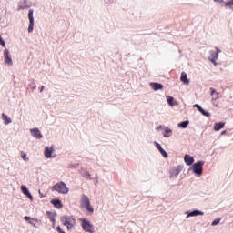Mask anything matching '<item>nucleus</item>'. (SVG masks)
<instances>
[{
	"mask_svg": "<svg viewBox=\"0 0 233 233\" xmlns=\"http://www.w3.org/2000/svg\"><path fill=\"white\" fill-rule=\"evenodd\" d=\"M60 221L64 227H66L67 230H72L74 225H76V218L68 215L61 217Z\"/></svg>",
	"mask_w": 233,
	"mask_h": 233,
	"instance_id": "1",
	"label": "nucleus"
},
{
	"mask_svg": "<svg viewBox=\"0 0 233 233\" xmlns=\"http://www.w3.org/2000/svg\"><path fill=\"white\" fill-rule=\"evenodd\" d=\"M80 207H81V208H86V210H87V212H89V214H94V207H92L90 205V198H88V197H86V195H83L81 197Z\"/></svg>",
	"mask_w": 233,
	"mask_h": 233,
	"instance_id": "2",
	"label": "nucleus"
},
{
	"mask_svg": "<svg viewBox=\"0 0 233 233\" xmlns=\"http://www.w3.org/2000/svg\"><path fill=\"white\" fill-rule=\"evenodd\" d=\"M51 190L53 192H58V194H68L69 189L66 187L65 182H58L55 186L52 187Z\"/></svg>",
	"mask_w": 233,
	"mask_h": 233,
	"instance_id": "3",
	"label": "nucleus"
},
{
	"mask_svg": "<svg viewBox=\"0 0 233 233\" xmlns=\"http://www.w3.org/2000/svg\"><path fill=\"white\" fill-rule=\"evenodd\" d=\"M209 54H210V56L208 57V60L211 63H213V65L215 66H218V62H216V61H218V57L219 54H221V49L218 47H216V51H210Z\"/></svg>",
	"mask_w": 233,
	"mask_h": 233,
	"instance_id": "4",
	"label": "nucleus"
},
{
	"mask_svg": "<svg viewBox=\"0 0 233 233\" xmlns=\"http://www.w3.org/2000/svg\"><path fill=\"white\" fill-rule=\"evenodd\" d=\"M80 221H82V228L83 230H85V232H88V233L95 232L94 226L90 223V221L85 218H81Z\"/></svg>",
	"mask_w": 233,
	"mask_h": 233,
	"instance_id": "5",
	"label": "nucleus"
},
{
	"mask_svg": "<svg viewBox=\"0 0 233 233\" xmlns=\"http://www.w3.org/2000/svg\"><path fill=\"white\" fill-rule=\"evenodd\" d=\"M203 165H205V162L203 161H198L195 163L192 166V170L194 174H196L197 176H201V174H203Z\"/></svg>",
	"mask_w": 233,
	"mask_h": 233,
	"instance_id": "6",
	"label": "nucleus"
},
{
	"mask_svg": "<svg viewBox=\"0 0 233 233\" xmlns=\"http://www.w3.org/2000/svg\"><path fill=\"white\" fill-rule=\"evenodd\" d=\"M4 61L5 65H8L9 66H12V65H14L12 57H10V51H8V49H5L4 51Z\"/></svg>",
	"mask_w": 233,
	"mask_h": 233,
	"instance_id": "7",
	"label": "nucleus"
},
{
	"mask_svg": "<svg viewBox=\"0 0 233 233\" xmlns=\"http://www.w3.org/2000/svg\"><path fill=\"white\" fill-rule=\"evenodd\" d=\"M183 170V167L181 166H177L173 167L169 173H170V177H177L179 176V173Z\"/></svg>",
	"mask_w": 233,
	"mask_h": 233,
	"instance_id": "8",
	"label": "nucleus"
},
{
	"mask_svg": "<svg viewBox=\"0 0 233 233\" xmlns=\"http://www.w3.org/2000/svg\"><path fill=\"white\" fill-rule=\"evenodd\" d=\"M215 3H224L226 8L233 10V0H214Z\"/></svg>",
	"mask_w": 233,
	"mask_h": 233,
	"instance_id": "9",
	"label": "nucleus"
},
{
	"mask_svg": "<svg viewBox=\"0 0 233 233\" xmlns=\"http://www.w3.org/2000/svg\"><path fill=\"white\" fill-rule=\"evenodd\" d=\"M193 106L195 108H198V110L200 111L202 116H206V117H210V113L205 111V109H203V107H201V106H199V104H195Z\"/></svg>",
	"mask_w": 233,
	"mask_h": 233,
	"instance_id": "10",
	"label": "nucleus"
},
{
	"mask_svg": "<svg viewBox=\"0 0 233 233\" xmlns=\"http://www.w3.org/2000/svg\"><path fill=\"white\" fill-rule=\"evenodd\" d=\"M31 135L36 139H41V137H43V135H41V131H39L37 128L31 129Z\"/></svg>",
	"mask_w": 233,
	"mask_h": 233,
	"instance_id": "11",
	"label": "nucleus"
},
{
	"mask_svg": "<svg viewBox=\"0 0 233 233\" xmlns=\"http://www.w3.org/2000/svg\"><path fill=\"white\" fill-rule=\"evenodd\" d=\"M155 145H156L157 150H159L160 154L163 156V157H168V153H167V151H165V149H163V147H161V144L155 142Z\"/></svg>",
	"mask_w": 233,
	"mask_h": 233,
	"instance_id": "12",
	"label": "nucleus"
},
{
	"mask_svg": "<svg viewBox=\"0 0 233 233\" xmlns=\"http://www.w3.org/2000/svg\"><path fill=\"white\" fill-rule=\"evenodd\" d=\"M21 190L25 196H26L29 199H31V201L32 199H34V198L32 197V194H30V191L28 190V187H26V186H22Z\"/></svg>",
	"mask_w": 233,
	"mask_h": 233,
	"instance_id": "13",
	"label": "nucleus"
},
{
	"mask_svg": "<svg viewBox=\"0 0 233 233\" xmlns=\"http://www.w3.org/2000/svg\"><path fill=\"white\" fill-rule=\"evenodd\" d=\"M52 154H54V148L53 147H46L45 148V157L47 158V159H50V157H52Z\"/></svg>",
	"mask_w": 233,
	"mask_h": 233,
	"instance_id": "14",
	"label": "nucleus"
},
{
	"mask_svg": "<svg viewBox=\"0 0 233 233\" xmlns=\"http://www.w3.org/2000/svg\"><path fill=\"white\" fill-rule=\"evenodd\" d=\"M24 219L27 221L30 225H33V227H36L35 223H37V218H32L28 216H25Z\"/></svg>",
	"mask_w": 233,
	"mask_h": 233,
	"instance_id": "15",
	"label": "nucleus"
},
{
	"mask_svg": "<svg viewBox=\"0 0 233 233\" xmlns=\"http://www.w3.org/2000/svg\"><path fill=\"white\" fill-rule=\"evenodd\" d=\"M184 161L186 163V165H192V163H194V157H192L190 155H186L184 157Z\"/></svg>",
	"mask_w": 233,
	"mask_h": 233,
	"instance_id": "16",
	"label": "nucleus"
},
{
	"mask_svg": "<svg viewBox=\"0 0 233 233\" xmlns=\"http://www.w3.org/2000/svg\"><path fill=\"white\" fill-rule=\"evenodd\" d=\"M2 119L5 125H10V123H12V118H10V116H8V115H5V113L2 114Z\"/></svg>",
	"mask_w": 233,
	"mask_h": 233,
	"instance_id": "17",
	"label": "nucleus"
},
{
	"mask_svg": "<svg viewBox=\"0 0 233 233\" xmlns=\"http://www.w3.org/2000/svg\"><path fill=\"white\" fill-rule=\"evenodd\" d=\"M51 203L56 208H63V204H61V200L59 199H53L51 200Z\"/></svg>",
	"mask_w": 233,
	"mask_h": 233,
	"instance_id": "18",
	"label": "nucleus"
},
{
	"mask_svg": "<svg viewBox=\"0 0 233 233\" xmlns=\"http://www.w3.org/2000/svg\"><path fill=\"white\" fill-rule=\"evenodd\" d=\"M180 81H182V83H184L185 85H188V83H190V80H188L187 77V73L185 72L181 73Z\"/></svg>",
	"mask_w": 233,
	"mask_h": 233,
	"instance_id": "19",
	"label": "nucleus"
},
{
	"mask_svg": "<svg viewBox=\"0 0 233 233\" xmlns=\"http://www.w3.org/2000/svg\"><path fill=\"white\" fill-rule=\"evenodd\" d=\"M223 127H225V122L216 123L214 125L215 132H219V130H221V128H223Z\"/></svg>",
	"mask_w": 233,
	"mask_h": 233,
	"instance_id": "20",
	"label": "nucleus"
},
{
	"mask_svg": "<svg viewBox=\"0 0 233 233\" xmlns=\"http://www.w3.org/2000/svg\"><path fill=\"white\" fill-rule=\"evenodd\" d=\"M151 87L153 90H163V85L159 83H151Z\"/></svg>",
	"mask_w": 233,
	"mask_h": 233,
	"instance_id": "21",
	"label": "nucleus"
},
{
	"mask_svg": "<svg viewBox=\"0 0 233 233\" xmlns=\"http://www.w3.org/2000/svg\"><path fill=\"white\" fill-rule=\"evenodd\" d=\"M166 98L170 106H174V105H177V102H176V101L174 102V97H172L170 96H167Z\"/></svg>",
	"mask_w": 233,
	"mask_h": 233,
	"instance_id": "22",
	"label": "nucleus"
},
{
	"mask_svg": "<svg viewBox=\"0 0 233 233\" xmlns=\"http://www.w3.org/2000/svg\"><path fill=\"white\" fill-rule=\"evenodd\" d=\"M210 90H211L212 99H214L215 101L217 99H219V94H218V91H216V89H214L212 87L210 88Z\"/></svg>",
	"mask_w": 233,
	"mask_h": 233,
	"instance_id": "23",
	"label": "nucleus"
},
{
	"mask_svg": "<svg viewBox=\"0 0 233 233\" xmlns=\"http://www.w3.org/2000/svg\"><path fill=\"white\" fill-rule=\"evenodd\" d=\"M203 212L202 211H199V210H194V211H191L188 216L190 217H194V216H203Z\"/></svg>",
	"mask_w": 233,
	"mask_h": 233,
	"instance_id": "24",
	"label": "nucleus"
},
{
	"mask_svg": "<svg viewBox=\"0 0 233 233\" xmlns=\"http://www.w3.org/2000/svg\"><path fill=\"white\" fill-rule=\"evenodd\" d=\"M189 123L190 122L188 120L183 121V122L178 124V127L179 128H187V127H188Z\"/></svg>",
	"mask_w": 233,
	"mask_h": 233,
	"instance_id": "25",
	"label": "nucleus"
},
{
	"mask_svg": "<svg viewBox=\"0 0 233 233\" xmlns=\"http://www.w3.org/2000/svg\"><path fill=\"white\" fill-rule=\"evenodd\" d=\"M29 23H34V10L30 9L28 14Z\"/></svg>",
	"mask_w": 233,
	"mask_h": 233,
	"instance_id": "26",
	"label": "nucleus"
},
{
	"mask_svg": "<svg viewBox=\"0 0 233 233\" xmlns=\"http://www.w3.org/2000/svg\"><path fill=\"white\" fill-rule=\"evenodd\" d=\"M170 134H172V130L171 129H166L164 131L163 136H164V137H170Z\"/></svg>",
	"mask_w": 233,
	"mask_h": 233,
	"instance_id": "27",
	"label": "nucleus"
},
{
	"mask_svg": "<svg viewBox=\"0 0 233 233\" xmlns=\"http://www.w3.org/2000/svg\"><path fill=\"white\" fill-rule=\"evenodd\" d=\"M28 32H34V22H29Z\"/></svg>",
	"mask_w": 233,
	"mask_h": 233,
	"instance_id": "28",
	"label": "nucleus"
},
{
	"mask_svg": "<svg viewBox=\"0 0 233 233\" xmlns=\"http://www.w3.org/2000/svg\"><path fill=\"white\" fill-rule=\"evenodd\" d=\"M21 157L24 161H28V157H26V154L25 152H21Z\"/></svg>",
	"mask_w": 233,
	"mask_h": 233,
	"instance_id": "29",
	"label": "nucleus"
},
{
	"mask_svg": "<svg viewBox=\"0 0 233 233\" xmlns=\"http://www.w3.org/2000/svg\"><path fill=\"white\" fill-rule=\"evenodd\" d=\"M220 221H221V218H217V219H215V220L211 223V225H212L213 227L216 226V225H219Z\"/></svg>",
	"mask_w": 233,
	"mask_h": 233,
	"instance_id": "30",
	"label": "nucleus"
},
{
	"mask_svg": "<svg viewBox=\"0 0 233 233\" xmlns=\"http://www.w3.org/2000/svg\"><path fill=\"white\" fill-rule=\"evenodd\" d=\"M84 177H86V179H91V177H90V172L86 171V172L84 173Z\"/></svg>",
	"mask_w": 233,
	"mask_h": 233,
	"instance_id": "31",
	"label": "nucleus"
},
{
	"mask_svg": "<svg viewBox=\"0 0 233 233\" xmlns=\"http://www.w3.org/2000/svg\"><path fill=\"white\" fill-rule=\"evenodd\" d=\"M0 45L4 47L6 46V43H5V40H3V37H1V35H0Z\"/></svg>",
	"mask_w": 233,
	"mask_h": 233,
	"instance_id": "32",
	"label": "nucleus"
},
{
	"mask_svg": "<svg viewBox=\"0 0 233 233\" xmlns=\"http://www.w3.org/2000/svg\"><path fill=\"white\" fill-rule=\"evenodd\" d=\"M56 231L59 233H66L65 231H63V229H61L60 226L56 227Z\"/></svg>",
	"mask_w": 233,
	"mask_h": 233,
	"instance_id": "33",
	"label": "nucleus"
},
{
	"mask_svg": "<svg viewBox=\"0 0 233 233\" xmlns=\"http://www.w3.org/2000/svg\"><path fill=\"white\" fill-rule=\"evenodd\" d=\"M50 219H51L52 223H56V218L54 217H50Z\"/></svg>",
	"mask_w": 233,
	"mask_h": 233,
	"instance_id": "34",
	"label": "nucleus"
},
{
	"mask_svg": "<svg viewBox=\"0 0 233 233\" xmlns=\"http://www.w3.org/2000/svg\"><path fill=\"white\" fill-rule=\"evenodd\" d=\"M43 90H45V86H41L40 92H43Z\"/></svg>",
	"mask_w": 233,
	"mask_h": 233,
	"instance_id": "35",
	"label": "nucleus"
},
{
	"mask_svg": "<svg viewBox=\"0 0 233 233\" xmlns=\"http://www.w3.org/2000/svg\"><path fill=\"white\" fill-rule=\"evenodd\" d=\"M222 134H227V131H222Z\"/></svg>",
	"mask_w": 233,
	"mask_h": 233,
	"instance_id": "36",
	"label": "nucleus"
},
{
	"mask_svg": "<svg viewBox=\"0 0 233 233\" xmlns=\"http://www.w3.org/2000/svg\"><path fill=\"white\" fill-rule=\"evenodd\" d=\"M47 214H50V212H47Z\"/></svg>",
	"mask_w": 233,
	"mask_h": 233,
	"instance_id": "37",
	"label": "nucleus"
}]
</instances>
